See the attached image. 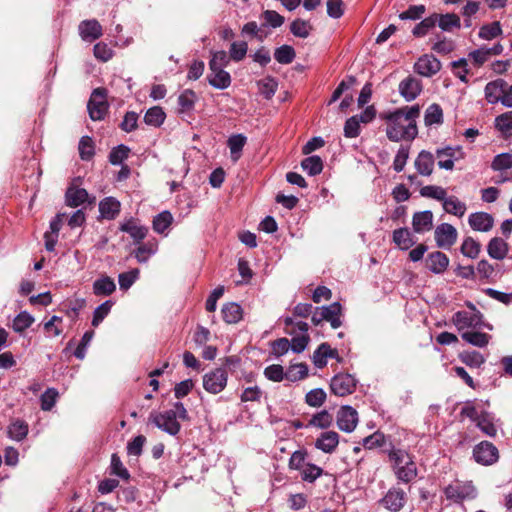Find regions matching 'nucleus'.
<instances>
[{
	"label": "nucleus",
	"instance_id": "1",
	"mask_svg": "<svg viewBox=\"0 0 512 512\" xmlns=\"http://www.w3.org/2000/svg\"><path fill=\"white\" fill-rule=\"evenodd\" d=\"M420 115L418 105L406 106L382 116L387 122L386 136L390 141H412L418 135L416 120Z\"/></svg>",
	"mask_w": 512,
	"mask_h": 512
},
{
	"label": "nucleus",
	"instance_id": "2",
	"mask_svg": "<svg viewBox=\"0 0 512 512\" xmlns=\"http://www.w3.org/2000/svg\"><path fill=\"white\" fill-rule=\"evenodd\" d=\"M149 420L165 433L176 436L181 430L179 421H189L190 417L184 404L177 401L173 403L171 409L151 413Z\"/></svg>",
	"mask_w": 512,
	"mask_h": 512
},
{
	"label": "nucleus",
	"instance_id": "3",
	"mask_svg": "<svg viewBox=\"0 0 512 512\" xmlns=\"http://www.w3.org/2000/svg\"><path fill=\"white\" fill-rule=\"evenodd\" d=\"M388 458L398 481L408 484L417 478V465L407 451L392 449L388 453Z\"/></svg>",
	"mask_w": 512,
	"mask_h": 512
},
{
	"label": "nucleus",
	"instance_id": "4",
	"mask_svg": "<svg viewBox=\"0 0 512 512\" xmlns=\"http://www.w3.org/2000/svg\"><path fill=\"white\" fill-rule=\"evenodd\" d=\"M470 311H458L452 317V322L459 332L470 331L480 328L492 329L490 324H485L483 321V314L476 309L475 305L467 302Z\"/></svg>",
	"mask_w": 512,
	"mask_h": 512
},
{
	"label": "nucleus",
	"instance_id": "5",
	"mask_svg": "<svg viewBox=\"0 0 512 512\" xmlns=\"http://www.w3.org/2000/svg\"><path fill=\"white\" fill-rule=\"evenodd\" d=\"M446 498L455 503L474 499L477 491L471 482L454 481L444 489Z\"/></svg>",
	"mask_w": 512,
	"mask_h": 512
},
{
	"label": "nucleus",
	"instance_id": "6",
	"mask_svg": "<svg viewBox=\"0 0 512 512\" xmlns=\"http://www.w3.org/2000/svg\"><path fill=\"white\" fill-rule=\"evenodd\" d=\"M435 157L438 159V166L441 169L453 170L454 161L461 160L465 157V153L461 146H446L438 148L435 152Z\"/></svg>",
	"mask_w": 512,
	"mask_h": 512
},
{
	"label": "nucleus",
	"instance_id": "7",
	"mask_svg": "<svg viewBox=\"0 0 512 512\" xmlns=\"http://www.w3.org/2000/svg\"><path fill=\"white\" fill-rule=\"evenodd\" d=\"M228 375L224 368H216L203 376V388L211 394L222 392L227 385Z\"/></svg>",
	"mask_w": 512,
	"mask_h": 512
},
{
	"label": "nucleus",
	"instance_id": "8",
	"mask_svg": "<svg viewBox=\"0 0 512 512\" xmlns=\"http://www.w3.org/2000/svg\"><path fill=\"white\" fill-rule=\"evenodd\" d=\"M87 109L89 116L93 121L104 119L108 109L104 89L97 88L92 92L87 104Z\"/></svg>",
	"mask_w": 512,
	"mask_h": 512
},
{
	"label": "nucleus",
	"instance_id": "9",
	"mask_svg": "<svg viewBox=\"0 0 512 512\" xmlns=\"http://www.w3.org/2000/svg\"><path fill=\"white\" fill-rule=\"evenodd\" d=\"M406 501L407 494L403 489L391 487L380 500V504L391 512H398L404 507Z\"/></svg>",
	"mask_w": 512,
	"mask_h": 512
},
{
	"label": "nucleus",
	"instance_id": "10",
	"mask_svg": "<svg viewBox=\"0 0 512 512\" xmlns=\"http://www.w3.org/2000/svg\"><path fill=\"white\" fill-rule=\"evenodd\" d=\"M356 383L350 374H337L331 379L330 389L335 395L343 397L354 392Z\"/></svg>",
	"mask_w": 512,
	"mask_h": 512
},
{
	"label": "nucleus",
	"instance_id": "11",
	"mask_svg": "<svg viewBox=\"0 0 512 512\" xmlns=\"http://www.w3.org/2000/svg\"><path fill=\"white\" fill-rule=\"evenodd\" d=\"M473 457L477 463L491 465L498 460V449L488 441H482L474 447Z\"/></svg>",
	"mask_w": 512,
	"mask_h": 512
},
{
	"label": "nucleus",
	"instance_id": "12",
	"mask_svg": "<svg viewBox=\"0 0 512 512\" xmlns=\"http://www.w3.org/2000/svg\"><path fill=\"white\" fill-rule=\"evenodd\" d=\"M457 236L456 228L449 223L438 225L434 231L437 246L444 249L451 248L456 243Z\"/></svg>",
	"mask_w": 512,
	"mask_h": 512
},
{
	"label": "nucleus",
	"instance_id": "13",
	"mask_svg": "<svg viewBox=\"0 0 512 512\" xmlns=\"http://www.w3.org/2000/svg\"><path fill=\"white\" fill-rule=\"evenodd\" d=\"M503 52V46L500 43L494 44L492 47H487L485 45L480 48L471 51L468 54V60L475 67H480L493 56L500 55Z\"/></svg>",
	"mask_w": 512,
	"mask_h": 512
},
{
	"label": "nucleus",
	"instance_id": "14",
	"mask_svg": "<svg viewBox=\"0 0 512 512\" xmlns=\"http://www.w3.org/2000/svg\"><path fill=\"white\" fill-rule=\"evenodd\" d=\"M441 69L440 61L433 55L425 54L414 64V70L421 76L431 77Z\"/></svg>",
	"mask_w": 512,
	"mask_h": 512
},
{
	"label": "nucleus",
	"instance_id": "15",
	"mask_svg": "<svg viewBox=\"0 0 512 512\" xmlns=\"http://www.w3.org/2000/svg\"><path fill=\"white\" fill-rule=\"evenodd\" d=\"M358 423V413L351 406H343L337 414V425L340 430L350 433Z\"/></svg>",
	"mask_w": 512,
	"mask_h": 512
},
{
	"label": "nucleus",
	"instance_id": "16",
	"mask_svg": "<svg viewBox=\"0 0 512 512\" xmlns=\"http://www.w3.org/2000/svg\"><path fill=\"white\" fill-rule=\"evenodd\" d=\"M398 90L406 101H412L422 91L421 81L413 76H408L399 83Z\"/></svg>",
	"mask_w": 512,
	"mask_h": 512
},
{
	"label": "nucleus",
	"instance_id": "17",
	"mask_svg": "<svg viewBox=\"0 0 512 512\" xmlns=\"http://www.w3.org/2000/svg\"><path fill=\"white\" fill-rule=\"evenodd\" d=\"M468 224L474 231L488 232L494 226V218L487 212H474L469 215Z\"/></svg>",
	"mask_w": 512,
	"mask_h": 512
},
{
	"label": "nucleus",
	"instance_id": "18",
	"mask_svg": "<svg viewBox=\"0 0 512 512\" xmlns=\"http://www.w3.org/2000/svg\"><path fill=\"white\" fill-rule=\"evenodd\" d=\"M78 29L82 40L87 42H93L102 36V26L96 19L80 22Z\"/></svg>",
	"mask_w": 512,
	"mask_h": 512
},
{
	"label": "nucleus",
	"instance_id": "19",
	"mask_svg": "<svg viewBox=\"0 0 512 512\" xmlns=\"http://www.w3.org/2000/svg\"><path fill=\"white\" fill-rule=\"evenodd\" d=\"M209 70L210 72L207 75V80L212 87L224 90L230 86L231 76L224 70V68L209 67Z\"/></svg>",
	"mask_w": 512,
	"mask_h": 512
},
{
	"label": "nucleus",
	"instance_id": "20",
	"mask_svg": "<svg viewBox=\"0 0 512 512\" xmlns=\"http://www.w3.org/2000/svg\"><path fill=\"white\" fill-rule=\"evenodd\" d=\"M339 444V435L335 431H325L315 441V447L324 453H333Z\"/></svg>",
	"mask_w": 512,
	"mask_h": 512
},
{
	"label": "nucleus",
	"instance_id": "21",
	"mask_svg": "<svg viewBox=\"0 0 512 512\" xmlns=\"http://www.w3.org/2000/svg\"><path fill=\"white\" fill-rule=\"evenodd\" d=\"M435 156L426 150H422L415 159L414 166L422 176H430L433 173Z\"/></svg>",
	"mask_w": 512,
	"mask_h": 512
},
{
	"label": "nucleus",
	"instance_id": "22",
	"mask_svg": "<svg viewBox=\"0 0 512 512\" xmlns=\"http://www.w3.org/2000/svg\"><path fill=\"white\" fill-rule=\"evenodd\" d=\"M449 265V258L440 251L432 252L426 259V267L435 274H442Z\"/></svg>",
	"mask_w": 512,
	"mask_h": 512
},
{
	"label": "nucleus",
	"instance_id": "23",
	"mask_svg": "<svg viewBox=\"0 0 512 512\" xmlns=\"http://www.w3.org/2000/svg\"><path fill=\"white\" fill-rule=\"evenodd\" d=\"M505 81L503 79H497L491 81L485 86V98L491 104L503 102Z\"/></svg>",
	"mask_w": 512,
	"mask_h": 512
},
{
	"label": "nucleus",
	"instance_id": "24",
	"mask_svg": "<svg viewBox=\"0 0 512 512\" xmlns=\"http://www.w3.org/2000/svg\"><path fill=\"white\" fill-rule=\"evenodd\" d=\"M412 226L417 233L431 230L433 226V213L430 210L415 213L412 219Z\"/></svg>",
	"mask_w": 512,
	"mask_h": 512
},
{
	"label": "nucleus",
	"instance_id": "25",
	"mask_svg": "<svg viewBox=\"0 0 512 512\" xmlns=\"http://www.w3.org/2000/svg\"><path fill=\"white\" fill-rule=\"evenodd\" d=\"M99 212L104 219H115L120 212V202L114 197H106L99 203Z\"/></svg>",
	"mask_w": 512,
	"mask_h": 512
},
{
	"label": "nucleus",
	"instance_id": "26",
	"mask_svg": "<svg viewBox=\"0 0 512 512\" xmlns=\"http://www.w3.org/2000/svg\"><path fill=\"white\" fill-rule=\"evenodd\" d=\"M508 244L500 237L492 238L487 245L488 255L496 260H503L508 254Z\"/></svg>",
	"mask_w": 512,
	"mask_h": 512
},
{
	"label": "nucleus",
	"instance_id": "27",
	"mask_svg": "<svg viewBox=\"0 0 512 512\" xmlns=\"http://www.w3.org/2000/svg\"><path fill=\"white\" fill-rule=\"evenodd\" d=\"M158 249V242L155 238L148 239L146 242L141 243L134 251L135 258L138 262H146Z\"/></svg>",
	"mask_w": 512,
	"mask_h": 512
},
{
	"label": "nucleus",
	"instance_id": "28",
	"mask_svg": "<svg viewBox=\"0 0 512 512\" xmlns=\"http://www.w3.org/2000/svg\"><path fill=\"white\" fill-rule=\"evenodd\" d=\"M115 290L114 280L106 275H102L93 283V293L96 296H110Z\"/></svg>",
	"mask_w": 512,
	"mask_h": 512
},
{
	"label": "nucleus",
	"instance_id": "29",
	"mask_svg": "<svg viewBox=\"0 0 512 512\" xmlns=\"http://www.w3.org/2000/svg\"><path fill=\"white\" fill-rule=\"evenodd\" d=\"M246 142L247 138L243 134H234L228 138L227 145L230 149L231 160L234 163L240 159Z\"/></svg>",
	"mask_w": 512,
	"mask_h": 512
},
{
	"label": "nucleus",
	"instance_id": "30",
	"mask_svg": "<svg viewBox=\"0 0 512 512\" xmlns=\"http://www.w3.org/2000/svg\"><path fill=\"white\" fill-rule=\"evenodd\" d=\"M476 330L477 329L462 332L461 338L467 343L479 348L487 346L491 339V335Z\"/></svg>",
	"mask_w": 512,
	"mask_h": 512
},
{
	"label": "nucleus",
	"instance_id": "31",
	"mask_svg": "<svg viewBox=\"0 0 512 512\" xmlns=\"http://www.w3.org/2000/svg\"><path fill=\"white\" fill-rule=\"evenodd\" d=\"M223 320L228 324L238 323L243 317V311L239 304L230 302L222 307Z\"/></svg>",
	"mask_w": 512,
	"mask_h": 512
},
{
	"label": "nucleus",
	"instance_id": "32",
	"mask_svg": "<svg viewBox=\"0 0 512 512\" xmlns=\"http://www.w3.org/2000/svg\"><path fill=\"white\" fill-rule=\"evenodd\" d=\"M88 199V192L84 188L69 187L65 193V202L70 207H78Z\"/></svg>",
	"mask_w": 512,
	"mask_h": 512
},
{
	"label": "nucleus",
	"instance_id": "33",
	"mask_svg": "<svg viewBox=\"0 0 512 512\" xmlns=\"http://www.w3.org/2000/svg\"><path fill=\"white\" fill-rule=\"evenodd\" d=\"M436 24L442 31L451 32L460 28L461 21L459 16L454 13L437 14Z\"/></svg>",
	"mask_w": 512,
	"mask_h": 512
},
{
	"label": "nucleus",
	"instance_id": "34",
	"mask_svg": "<svg viewBox=\"0 0 512 512\" xmlns=\"http://www.w3.org/2000/svg\"><path fill=\"white\" fill-rule=\"evenodd\" d=\"M442 206L446 213L452 214L459 218L463 217L467 210L466 204L459 200L456 196L447 197Z\"/></svg>",
	"mask_w": 512,
	"mask_h": 512
},
{
	"label": "nucleus",
	"instance_id": "35",
	"mask_svg": "<svg viewBox=\"0 0 512 512\" xmlns=\"http://www.w3.org/2000/svg\"><path fill=\"white\" fill-rule=\"evenodd\" d=\"M322 310L324 313L323 318L325 321L330 322L332 328L336 329L341 326L342 322L340 320L341 316V305L338 302H334L328 306H322Z\"/></svg>",
	"mask_w": 512,
	"mask_h": 512
},
{
	"label": "nucleus",
	"instance_id": "36",
	"mask_svg": "<svg viewBox=\"0 0 512 512\" xmlns=\"http://www.w3.org/2000/svg\"><path fill=\"white\" fill-rule=\"evenodd\" d=\"M393 242L402 250H407L415 243L407 228H399L393 232Z\"/></svg>",
	"mask_w": 512,
	"mask_h": 512
},
{
	"label": "nucleus",
	"instance_id": "37",
	"mask_svg": "<svg viewBox=\"0 0 512 512\" xmlns=\"http://www.w3.org/2000/svg\"><path fill=\"white\" fill-rule=\"evenodd\" d=\"M8 436L16 441H22L28 434V425L24 420L16 419L7 429Z\"/></svg>",
	"mask_w": 512,
	"mask_h": 512
},
{
	"label": "nucleus",
	"instance_id": "38",
	"mask_svg": "<svg viewBox=\"0 0 512 512\" xmlns=\"http://www.w3.org/2000/svg\"><path fill=\"white\" fill-rule=\"evenodd\" d=\"M173 222V216L172 214L165 210L161 213L157 214L153 219V229L155 232L159 234H164L168 230V228L171 226Z\"/></svg>",
	"mask_w": 512,
	"mask_h": 512
},
{
	"label": "nucleus",
	"instance_id": "39",
	"mask_svg": "<svg viewBox=\"0 0 512 512\" xmlns=\"http://www.w3.org/2000/svg\"><path fill=\"white\" fill-rule=\"evenodd\" d=\"M301 167L308 175L316 176L323 170V161L317 155L309 156L302 160Z\"/></svg>",
	"mask_w": 512,
	"mask_h": 512
},
{
	"label": "nucleus",
	"instance_id": "40",
	"mask_svg": "<svg viewBox=\"0 0 512 512\" xmlns=\"http://www.w3.org/2000/svg\"><path fill=\"white\" fill-rule=\"evenodd\" d=\"M424 122L426 126L438 125L443 122V110L439 104L433 103L427 107Z\"/></svg>",
	"mask_w": 512,
	"mask_h": 512
},
{
	"label": "nucleus",
	"instance_id": "41",
	"mask_svg": "<svg viewBox=\"0 0 512 512\" xmlns=\"http://www.w3.org/2000/svg\"><path fill=\"white\" fill-rule=\"evenodd\" d=\"M502 27L499 21H494L480 27L478 36L483 40H493L502 35Z\"/></svg>",
	"mask_w": 512,
	"mask_h": 512
},
{
	"label": "nucleus",
	"instance_id": "42",
	"mask_svg": "<svg viewBox=\"0 0 512 512\" xmlns=\"http://www.w3.org/2000/svg\"><path fill=\"white\" fill-rule=\"evenodd\" d=\"M476 426L489 437H495L497 434V428L493 422V417L487 412H481L480 418L476 422Z\"/></svg>",
	"mask_w": 512,
	"mask_h": 512
},
{
	"label": "nucleus",
	"instance_id": "43",
	"mask_svg": "<svg viewBox=\"0 0 512 512\" xmlns=\"http://www.w3.org/2000/svg\"><path fill=\"white\" fill-rule=\"evenodd\" d=\"M166 118L164 110L159 106H154L147 110L144 121L147 125L159 127L163 124Z\"/></svg>",
	"mask_w": 512,
	"mask_h": 512
},
{
	"label": "nucleus",
	"instance_id": "44",
	"mask_svg": "<svg viewBox=\"0 0 512 512\" xmlns=\"http://www.w3.org/2000/svg\"><path fill=\"white\" fill-rule=\"evenodd\" d=\"M437 23V13H434L426 18H424L421 22H419L412 30V34L415 37H423L428 34V32L436 26Z\"/></svg>",
	"mask_w": 512,
	"mask_h": 512
},
{
	"label": "nucleus",
	"instance_id": "45",
	"mask_svg": "<svg viewBox=\"0 0 512 512\" xmlns=\"http://www.w3.org/2000/svg\"><path fill=\"white\" fill-rule=\"evenodd\" d=\"M312 29H313V27L309 21L303 20L300 18L295 19L290 24V32L294 36L299 37V38H304V39L307 38L310 35Z\"/></svg>",
	"mask_w": 512,
	"mask_h": 512
},
{
	"label": "nucleus",
	"instance_id": "46",
	"mask_svg": "<svg viewBox=\"0 0 512 512\" xmlns=\"http://www.w3.org/2000/svg\"><path fill=\"white\" fill-rule=\"evenodd\" d=\"M308 375V367L304 363L290 365L285 372V379L290 382H296L304 379Z\"/></svg>",
	"mask_w": 512,
	"mask_h": 512
},
{
	"label": "nucleus",
	"instance_id": "47",
	"mask_svg": "<svg viewBox=\"0 0 512 512\" xmlns=\"http://www.w3.org/2000/svg\"><path fill=\"white\" fill-rule=\"evenodd\" d=\"M481 251V245L472 237H466L461 245V253L471 259L478 257Z\"/></svg>",
	"mask_w": 512,
	"mask_h": 512
},
{
	"label": "nucleus",
	"instance_id": "48",
	"mask_svg": "<svg viewBox=\"0 0 512 512\" xmlns=\"http://www.w3.org/2000/svg\"><path fill=\"white\" fill-rule=\"evenodd\" d=\"M34 322L33 316L27 311L20 312L13 320V330L22 333L28 329Z\"/></svg>",
	"mask_w": 512,
	"mask_h": 512
},
{
	"label": "nucleus",
	"instance_id": "49",
	"mask_svg": "<svg viewBox=\"0 0 512 512\" xmlns=\"http://www.w3.org/2000/svg\"><path fill=\"white\" fill-rule=\"evenodd\" d=\"M323 472L324 471L321 467L312 463H306V465L300 470L301 479L308 483L315 482Z\"/></svg>",
	"mask_w": 512,
	"mask_h": 512
},
{
	"label": "nucleus",
	"instance_id": "50",
	"mask_svg": "<svg viewBox=\"0 0 512 512\" xmlns=\"http://www.w3.org/2000/svg\"><path fill=\"white\" fill-rule=\"evenodd\" d=\"M420 194L423 197L432 198L444 203L445 199L448 197L446 190L441 186L436 185H427L421 188Z\"/></svg>",
	"mask_w": 512,
	"mask_h": 512
},
{
	"label": "nucleus",
	"instance_id": "51",
	"mask_svg": "<svg viewBox=\"0 0 512 512\" xmlns=\"http://www.w3.org/2000/svg\"><path fill=\"white\" fill-rule=\"evenodd\" d=\"M491 168L494 171H512V154L501 153L494 157Z\"/></svg>",
	"mask_w": 512,
	"mask_h": 512
},
{
	"label": "nucleus",
	"instance_id": "52",
	"mask_svg": "<svg viewBox=\"0 0 512 512\" xmlns=\"http://www.w3.org/2000/svg\"><path fill=\"white\" fill-rule=\"evenodd\" d=\"M295 50L292 46L282 45L274 52V58L280 64H290L295 59Z\"/></svg>",
	"mask_w": 512,
	"mask_h": 512
},
{
	"label": "nucleus",
	"instance_id": "53",
	"mask_svg": "<svg viewBox=\"0 0 512 512\" xmlns=\"http://www.w3.org/2000/svg\"><path fill=\"white\" fill-rule=\"evenodd\" d=\"M197 96L194 91L190 89L184 90L178 97V104L180 112H188L193 109Z\"/></svg>",
	"mask_w": 512,
	"mask_h": 512
},
{
	"label": "nucleus",
	"instance_id": "54",
	"mask_svg": "<svg viewBox=\"0 0 512 512\" xmlns=\"http://www.w3.org/2000/svg\"><path fill=\"white\" fill-rule=\"evenodd\" d=\"M78 149L80 158L89 161L94 156V143L92 138L83 136L79 141Z\"/></svg>",
	"mask_w": 512,
	"mask_h": 512
},
{
	"label": "nucleus",
	"instance_id": "55",
	"mask_svg": "<svg viewBox=\"0 0 512 512\" xmlns=\"http://www.w3.org/2000/svg\"><path fill=\"white\" fill-rule=\"evenodd\" d=\"M113 304V301L106 300L94 310L91 322L93 327H97L105 319V317L109 314Z\"/></svg>",
	"mask_w": 512,
	"mask_h": 512
},
{
	"label": "nucleus",
	"instance_id": "56",
	"mask_svg": "<svg viewBox=\"0 0 512 512\" xmlns=\"http://www.w3.org/2000/svg\"><path fill=\"white\" fill-rule=\"evenodd\" d=\"M248 51V44L245 41L233 42L230 46L229 57L235 62L243 60Z\"/></svg>",
	"mask_w": 512,
	"mask_h": 512
},
{
	"label": "nucleus",
	"instance_id": "57",
	"mask_svg": "<svg viewBox=\"0 0 512 512\" xmlns=\"http://www.w3.org/2000/svg\"><path fill=\"white\" fill-rule=\"evenodd\" d=\"M326 400V393L321 388L309 391L305 396L306 403L311 407H320Z\"/></svg>",
	"mask_w": 512,
	"mask_h": 512
},
{
	"label": "nucleus",
	"instance_id": "58",
	"mask_svg": "<svg viewBox=\"0 0 512 512\" xmlns=\"http://www.w3.org/2000/svg\"><path fill=\"white\" fill-rule=\"evenodd\" d=\"M426 12V7L422 4L411 5L406 11L399 14L401 20H419Z\"/></svg>",
	"mask_w": 512,
	"mask_h": 512
},
{
	"label": "nucleus",
	"instance_id": "59",
	"mask_svg": "<svg viewBox=\"0 0 512 512\" xmlns=\"http://www.w3.org/2000/svg\"><path fill=\"white\" fill-rule=\"evenodd\" d=\"M332 420V415L328 411L322 410L313 415V417L310 420V425L321 429H325L331 425Z\"/></svg>",
	"mask_w": 512,
	"mask_h": 512
},
{
	"label": "nucleus",
	"instance_id": "60",
	"mask_svg": "<svg viewBox=\"0 0 512 512\" xmlns=\"http://www.w3.org/2000/svg\"><path fill=\"white\" fill-rule=\"evenodd\" d=\"M461 360L470 367L478 368L484 362V356L478 351L464 352L461 354Z\"/></svg>",
	"mask_w": 512,
	"mask_h": 512
},
{
	"label": "nucleus",
	"instance_id": "61",
	"mask_svg": "<svg viewBox=\"0 0 512 512\" xmlns=\"http://www.w3.org/2000/svg\"><path fill=\"white\" fill-rule=\"evenodd\" d=\"M62 318L59 316H52L47 322L44 323V330L48 336H59L62 333Z\"/></svg>",
	"mask_w": 512,
	"mask_h": 512
},
{
	"label": "nucleus",
	"instance_id": "62",
	"mask_svg": "<svg viewBox=\"0 0 512 512\" xmlns=\"http://www.w3.org/2000/svg\"><path fill=\"white\" fill-rule=\"evenodd\" d=\"M128 157V146L121 144L111 150L109 153V162L112 165H120Z\"/></svg>",
	"mask_w": 512,
	"mask_h": 512
},
{
	"label": "nucleus",
	"instance_id": "63",
	"mask_svg": "<svg viewBox=\"0 0 512 512\" xmlns=\"http://www.w3.org/2000/svg\"><path fill=\"white\" fill-rule=\"evenodd\" d=\"M495 127L502 133H510L512 130V111L497 116L495 119Z\"/></svg>",
	"mask_w": 512,
	"mask_h": 512
},
{
	"label": "nucleus",
	"instance_id": "64",
	"mask_svg": "<svg viewBox=\"0 0 512 512\" xmlns=\"http://www.w3.org/2000/svg\"><path fill=\"white\" fill-rule=\"evenodd\" d=\"M58 397V392L54 388H48L40 398L41 401V409L44 411H49L55 405Z\"/></svg>",
	"mask_w": 512,
	"mask_h": 512
}]
</instances>
